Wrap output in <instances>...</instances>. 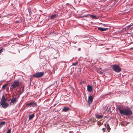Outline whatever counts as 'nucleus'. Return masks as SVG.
I'll return each mask as SVG.
<instances>
[{"instance_id":"obj_1","label":"nucleus","mask_w":133,"mask_h":133,"mask_svg":"<svg viewBox=\"0 0 133 133\" xmlns=\"http://www.w3.org/2000/svg\"><path fill=\"white\" fill-rule=\"evenodd\" d=\"M117 108L122 116L124 115L127 116H131L132 114V111L129 109L124 110L120 107H118Z\"/></svg>"},{"instance_id":"obj_2","label":"nucleus","mask_w":133,"mask_h":133,"mask_svg":"<svg viewBox=\"0 0 133 133\" xmlns=\"http://www.w3.org/2000/svg\"><path fill=\"white\" fill-rule=\"evenodd\" d=\"M19 85V81L18 80L15 81L13 84L10 87V89H13L18 88Z\"/></svg>"},{"instance_id":"obj_15","label":"nucleus","mask_w":133,"mask_h":133,"mask_svg":"<svg viewBox=\"0 0 133 133\" xmlns=\"http://www.w3.org/2000/svg\"><path fill=\"white\" fill-rule=\"evenodd\" d=\"M6 123L5 121H3L0 122V128H1L2 126L5 125Z\"/></svg>"},{"instance_id":"obj_16","label":"nucleus","mask_w":133,"mask_h":133,"mask_svg":"<svg viewBox=\"0 0 133 133\" xmlns=\"http://www.w3.org/2000/svg\"><path fill=\"white\" fill-rule=\"evenodd\" d=\"M96 117L98 118H102L103 117V116L102 115H96Z\"/></svg>"},{"instance_id":"obj_22","label":"nucleus","mask_w":133,"mask_h":133,"mask_svg":"<svg viewBox=\"0 0 133 133\" xmlns=\"http://www.w3.org/2000/svg\"><path fill=\"white\" fill-rule=\"evenodd\" d=\"M90 15L89 14H87V15H84V16H83V17H88V15H89L90 16Z\"/></svg>"},{"instance_id":"obj_10","label":"nucleus","mask_w":133,"mask_h":133,"mask_svg":"<svg viewBox=\"0 0 133 133\" xmlns=\"http://www.w3.org/2000/svg\"><path fill=\"white\" fill-rule=\"evenodd\" d=\"M92 90V87L90 85H88L87 86V90L89 92H91Z\"/></svg>"},{"instance_id":"obj_11","label":"nucleus","mask_w":133,"mask_h":133,"mask_svg":"<svg viewBox=\"0 0 133 133\" xmlns=\"http://www.w3.org/2000/svg\"><path fill=\"white\" fill-rule=\"evenodd\" d=\"M6 101V99L4 97V96H2L1 99V103L5 102Z\"/></svg>"},{"instance_id":"obj_27","label":"nucleus","mask_w":133,"mask_h":133,"mask_svg":"<svg viewBox=\"0 0 133 133\" xmlns=\"http://www.w3.org/2000/svg\"><path fill=\"white\" fill-rule=\"evenodd\" d=\"M23 90H22V93H23Z\"/></svg>"},{"instance_id":"obj_28","label":"nucleus","mask_w":133,"mask_h":133,"mask_svg":"<svg viewBox=\"0 0 133 133\" xmlns=\"http://www.w3.org/2000/svg\"><path fill=\"white\" fill-rule=\"evenodd\" d=\"M1 82H0V85H1Z\"/></svg>"},{"instance_id":"obj_6","label":"nucleus","mask_w":133,"mask_h":133,"mask_svg":"<svg viewBox=\"0 0 133 133\" xmlns=\"http://www.w3.org/2000/svg\"><path fill=\"white\" fill-rule=\"evenodd\" d=\"M93 99V97L92 96H91L89 97L88 98V103L89 105L90 104H91Z\"/></svg>"},{"instance_id":"obj_19","label":"nucleus","mask_w":133,"mask_h":133,"mask_svg":"<svg viewBox=\"0 0 133 133\" xmlns=\"http://www.w3.org/2000/svg\"><path fill=\"white\" fill-rule=\"evenodd\" d=\"M107 130L108 131V132H109L110 131L111 129V128H110L109 125V124H107Z\"/></svg>"},{"instance_id":"obj_24","label":"nucleus","mask_w":133,"mask_h":133,"mask_svg":"<svg viewBox=\"0 0 133 133\" xmlns=\"http://www.w3.org/2000/svg\"><path fill=\"white\" fill-rule=\"evenodd\" d=\"M3 50V49H2L0 50V54H1L2 53Z\"/></svg>"},{"instance_id":"obj_9","label":"nucleus","mask_w":133,"mask_h":133,"mask_svg":"<svg viewBox=\"0 0 133 133\" xmlns=\"http://www.w3.org/2000/svg\"><path fill=\"white\" fill-rule=\"evenodd\" d=\"M16 100L17 98L16 97L12 98L11 99V102L10 103V104L11 103L14 104L16 102Z\"/></svg>"},{"instance_id":"obj_29","label":"nucleus","mask_w":133,"mask_h":133,"mask_svg":"<svg viewBox=\"0 0 133 133\" xmlns=\"http://www.w3.org/2000/svg\"><path fill=\"white\" fill-rule=\"evenodd\" d=\"M115 0V1H116V0Z\"/></svg>"},{"instance_id":"obj_13","label":"nucleus","mask_w":133,"mask_h":133,"mask_svg":"<svg viewBox=\"0 0 133 133\" xmlns=\"http://www.w3.org/2000/svg\"><path fill=\"white\" fill-rule=\"evenodd\" d=\"M35 116L34 114L29 115V120H31Z\"/></svg>"},{"instance_id":"obj_21","label":"nucleus","mask_w":133,"mask_h":133,"mask_svg":"<svg viewBox=\"0 0 133 133\" xmlns=\"http://www.w3.org/2000/svg\"><path fill=\"white\" fill-rule=\"evenodd\" d=\"M78 63V62H76L75 63H73L72 65L74 66L76 65H77Z\"/></svg>"},{"instance_id":"obj_26","label":"nucleus","mask_w":133,"mask_h":133,"mask_svg":"<svg viewBox=\"0 0 133 133\" xmlns=\"http://www.w3.org/2000/svg\"><path fill=\"white\" fill-rule=\"evenodd\" d=\"M100 73L101 74H102L103 73V72L101 71H100Z\"/></svg>"},{"instance_id":"obj_4","label":"nucleus","mask_w":133,"mask_h":133,"mask_svg":"<svg viewBox=\"0 0 133 133\" xmlns=\"http://www.w3.org/2000/svg\"><path fill=\"white\" fill-rule=\"evenodd\" d=\"M44 74L43 72H37L33 75V76L35 78H40L42 77Z\"/></svg>"},{"instance_id":"obj_7","label":"nucleus","mask_w":133,"mask_h":133,"mask_svg":"<svg viewBox=\"0 0 133 133\" xmlns=\"http://www.w3.org/2000/svg\"><path fill=\"white\" fill-rule=\"evenodd\" d=\"M1 104L2 107L4 108H6L9 105V104L6 102L1 103Z\"/></svg>"},{"instance_id":"obj_14","label":"nucleus","mask_w":133,"mask_h":133,"mask_svg":"<svg viewBox=\"0 0 133 133\" xmlns=\"http://www.w3.org/2000/svg\"><path fill=\"white\" fill-rule=\"evenodd\" d=\"M69 108L67 107H65L63 109V110L64 111L66 112L69 109Z\"/></svg>"},{"instance_id":"obj_20","label":"nucleus","mask_w":133,"mask_h":133,"mask_svg":"<svg viewBox=\"0 0 133 133\" xmlns=\"http://www.w3.org/2000/svg\"><path fill=\"white\" fill-rule=\"evenodd\" d=\"M8 85V84H7L3 85L2 87V88L3 90H4L6 87Z\"/></svg>"},{"instance_id":"obj_25","label":"nucleus","mask_w":133,"mask_h":133,"mask_svg":"<svg viewBox=\"0 0 133 133\" xmlns=\"http://www.w3.org/2000/svg\"><path fill=\"white\" fill-rule=\"evenodd\" d=\"M102 130L103 131V132H105V129L104 128H103L102 129Z\"/></svg>"},{"instance_id":"obj_18","label":"nucleus","mask_w":133,"mask_h":133,"mask_svg":"<svg viewBox=\"0 0 133 133\" xmlns=\"http://www.w3.org/2000/svg\"><path fill=\"white\" fill-rule=\"evenodd\" d=\"M57 15L56 14H55L54 15H52L51 16L50 18L51 19H53L55 18L56 17Z\"/></svg>"},{"instance_id":"obj_23","label":"nucleus","mask_w":133,"mask_h":133,"mask_svg":"<svg viewBox=\"0 0 133 133\" xmlns=\"http://www.w3.org/2000/svg\"><path fill=\"white\" fill-rule=\"evenodd\" d=\"M10 132H11V130L10 129L6 133H10Z\"/></svg>"},{"instance_id":"obj_8","label":"nucleus","mask_w":133,"mask_h":133,"mask_svg":"<svg viewBox=\"0 0 133 133\" xmlns=\"http://www.w3.org/2000/svg\"><path fill=\"white\" fill-rule=\"evenodd\" d=\"M108 29V28H103L102 27H98V30L102 31H106Z\"/></svg>"},{"instance_id":"obj_12","label":"nucleus","mask_w":133,"mask_h":133,"mask_svg":"<svg viewBox=\"0 0 133 133\" xmlns=\"http://www.w3.org/2000/svg\"><path fill=\"white\" fill-rule=\"evenodd\" d=\"M131 25L130 24L127 27H126L125 28H124L123 29V31H125L126 30H127L129 29L131 27Z\"/></svg>"},{"instance_id":"obj_3","label":"nucleus","mask_w":133,"mask_h":133,"mask_svg":"<svg viewBox=\"0 0 133 133\" xmlns=\"http://www.w3.org/2000/svg\"><path fill=\"white\" fill-rule=\"evenodd\" d=\"M112 68L113 69L114 71L116 72H119L121 70V68L118 65L116 64L113 65Z\"/></svg>"},{"instance_id":"obj_17","label":"nucleus","mask_w":133,"mask_h":133,"mask_svg":"<svg viewBox=\"0 0 133 133\" xmlns=\"http://www.w3.org/2000/svg\"><path fill=\"white\" fill-rule=\"evenodd\" d=\"M90 16L91 17L94 19H97L98 18L96 17L95 16L93 15H90Z\"/></svg>"},{"instance_id":"obj_5","label":"nucleus","mask_w":133,"mask_h":133,"mask_svg":"<svg viewBox=\"0 0 133 133\" xmlns=\"http://www.w3.org/2000/svg\"><path fill=\"white\" fill-rule=\"evenodd\" d=\"M26 106L28 107L30 106V107H34L37 106V104L36 102H31L26 104Z\"/></svg>"}]
</instances>
